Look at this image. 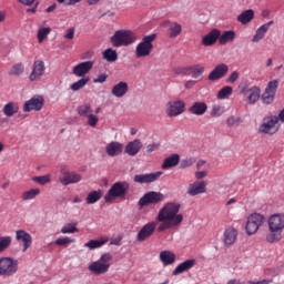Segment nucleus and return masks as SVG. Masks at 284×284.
<instances>
[{"label":"nucleus","mask_w":284,"mask_h":284,"mask_svg":"<svg viewBox=\"0 0 284 284\" xmlns=\"http://www.w3.org/2000/svg\"><path fill=\"white\" fill-rule=\"evenodd\" d=\"M236 21L241 23V26H247L248 23H252V21H254V10L247 9L243 11L236 17Z\"/></svg>","instance_id":"nucleus-31"},{"label":"nucleus","mask_w":284,"mask_h":284,"mask_svg":"<svg viewBox=\"0 0 284 284\" xmlns=\"http://www.w3.org/2000/svg\"><path fill=\"white\" fill-rule=\"evenodd\" d=\"M260 132H263V134H276V132H278V118L272 116L270 120L264 122L260 126Z\"/></svg>","instance_id":"nucleus-17"},{"label":"nucleus","mask_w":284,"mask_h":284,"mask_svg":"<svg viewBox=\"0 0 284 284\" xmlns=\"http://www.w3.org/2000/svg\"><path fill=\"white\" fill-rule=\"evenodd\" d=\"M77 112L80 116L88 118L90 114H92V105L90 103H84L78 106Z\"/></svg>","instance_id":"nucleus-43"},{"label":"nucleus","mask_w":284,"mask_h":284,"mask_svg":"<svg viewBox=\"0 0 284 284\" xmlns=\"http://www.w3.org/2000/svg\"><path fill=\"white\" fill-rule=\"evenodd\" d=\"M112 258L113 256L110 253L102 254L99 260L89 264V272H91V274H94L95 276L108 274V272H110V263Z\"/></svg>","instance_id":"nucleus-4"},{"label":"nucleus","mask_w":284,"mask_h":284,"mask_svg":"<svg viewBox=\"0 0 284 284\" xmlns=\"http://www.w3.org/2000/svg\"><path fill=\"white\" fill-rule=\"evenodd\" d=\"M189 71L193 79H199V77H202V74L205 72V67L203 64H195L189 67Z\"/></svg>","instance_id":"nucleus-39"},{"label":"nucleus","mask_w":284,"mask_h":284,"mask_svg":"<svg viewBox=\"0 0 284 284\" xmlns=\"http://www.w3.org/2000/svg\"><path fill=\"white\" fill-rule=\"evenodd\" d=\"M166 114L169 116H180L185 112V102L183 100H171L166 103Z\"/></svg>","instance_id":"nucleus-11"},{"label":"nucleus","mask_w":284,"mask_h":284,"mask_svg":"<svg viewBox=\"0 0 284 284\" xmlns=\"http://www.w3.org/2000/svg\"><path fill=\"white\" fill-rule=\"evenodd\" d=\"M54 243L61 247L74 243V240L71 237H58Z\"/></svg>","instance_id":"nucleus-51"},{"label":"nucleus","mask_w":284,"mask_h":284,"mask_svg":"<svg viewBox=\"0 0 284 284\" xmlns=\"http://www.w3.org/2000/svg\"><path fill=\"white\" fill-rule=\"evenodd\" d=\"M141 148H143V143L140 139H135L126 144L124 152L129 156H136L138 152H141Z\"/></svg>","instance_id":"nucleus-25"},{"label":"nucleus","mask_w":284,"mask_h":284,"mask_svg":"<svg viewBox=\"0 0 284 284\" xmlns=\"http://www.w3.org/2000/svg\"><path fill=\"white\" fill-rule=\"evenodd\" d=\"M88 83H90V77H84L78 80L77 82L72 83L70 85V90H72V92H79V90H83V88H85Z\"/></svg>","instance_id":"nucleus-38"},{"label":"nucleus","mask_w":284,"mask_h":284,"mask_svg":"<svg viewBox=\"0 0 284 284\" xmlns=\"http://www.w3.org/2000/svg\"><path fill=\"white\" fill-rule=\"evenodd\" d=\"M158 222H149L146 223L138 233L136 241L143 243V241H148L152 234H154V230H156Z\"/></svg>","instance_id":"nucleus-14"},{"label":"nucleus","mask_w":284,"mask_h":284,"mask_svg":"<svg viewBox=\"0 0 284 284\" xmlns=\"http://www.w3.org/2000/svg\"><path fill=\"white\" fill-rule=\"evenodd\" d=\"M105 153L108 156H119L123 153V144L121 142H111L105 146Z\"/></svg>","instance_id":"nucleus-27"},{"label":"nucleus","mask_w":284,"mask_h":284,"mask_svg":"<svg viewBox=\"0 0 284 284\" xmlns=\"http://www.w3.org/2000/svg\"><path fill=\"white\" fill-rule=\"evenodd\" d=\"M272 26H274V20H271L257 28L255 34L252 38V43H258V41H263V39H265V34H267V30H270V27Z\"/></svg>","instance_id":"nucleus-22"},{"label":"nucleus","mask_w":284,"mask_h":284,"mask_svg":"<svg viewBox=\"0 0 284 284\" xmlns=\"http://www.w3.org/2000/svg\"><path fill=\"white\" fill-rule=\"evenodd\" d=\"M246 100L250 105H254L261 99V88L254 85L245 93Z\"/></svg>","instance_id":"nucleus-29"},{"label":"nucleus","mask_w":284,"mask_h":284,"mask_svg":"<svg viewBox=\"0 0 284 284\" xmlns=\"http://www.w3.org/2000/svg\"><path fill=\"white\" fill-rule=\"evenodd\" d=\"M23 72H26V67L23 65V63L19 62L10 68L9 75L10 77H21V74H23Z\"/></svg>","instance_id":"nucleus-41"},{"label":"nucleus","mask_w":284,"mask_h":284,"mask_svg":"<svg viewBox=\"0 0 284 284\" xmlns=\"http://www.w3.org/2000/svg\"><path fill=\"white\" fill-rule=\"evenodd\" d=\"M224 110L222 109L221 105H214L211 110V115L212 116H223Z\"/></svg>","instance_id":"nucleus-53"},{"label":"nucleus","mask_w":284,"mask_h":284,"mask_svg":"<svg viewBox=\"0 0 284 284\" xmlns=\"http://www.w3.org/2000/svg\"><path fill=\"white\" fill-rule=\"evenodd\" d=\"M121 241H123V235H118V236L111 239L110 244L120 246Z\"/></svg>","instance_id":"nucleus-56"},{"label":"nucleus","mask_w":284,"mask_h":284,"mask_svg":"<svg viewBox=\"0 0 284 284\" xmlns=\"http://www.w3.org/2000/svg\"><path fill=\"white\" fill-rule=\"evenodd\" d=\"M196 85V80H189L184 83L185 90H192Z\"/></svg>","instance_id":"nucleus-62"},{"label":"nucleus","mask_w":284,"mask_h":284,"mask_svg":"<svg viewBox=\"0 0 284 284\" xmlns=\"http://www.w3.org/2000/svg\"><path fill=\"white\" fill-rule=\"evenodd\" d=\"M183 32V27L179 22H170L169 24V38L176 39Z\"/></svg>","instance_id":"nucleus-37"},{"label":"nucleus","mask_w":284,"mask_h":284,"mask_svg":"<svg viewBox=\"0 0 284 284\" xmlns=\"http://www.w3.org/2000/svg\"><path fill=\"white\" fill-rule=\"evenodd\" d=\"M139 40L136 33L130 30H118L111 37L110 42L113 48H123L128 45H132Z\"/></svg>","instance_id":"nucleus-3"},{"label":"nucleus","mask_w":284,"mask_h":284,"mask_svg":"<svg viewBox=\"0 0 284 284\" xmlns=\"http://www.w3.org/2000/svg\"><path fill=\"white\" fill-rule=\"evenodd\" d=\"M88 123L91 128H97V123H99V118L92 113H90L88 116Z\"/></svg>","instance_id":"nucleus-52"},{"label":"nucleus","mask_w":284,"mask_h":284,"mask_svg":"<svg viewBox=\"0 0 284 284\" xmlns=\"http://www.w3.org/2000/svg\"><path fill=\"white\" fill-rule=\"evenodd\" d=\"M239 90H240L241 94H247V90H250L247 82L241 83L239 85Z\"/></svg>","instance_id":"nucleus-60"},{"label":"nucleus","mask_w":284,"mask_h":284,"mask_svg":"<svg viewBox=\"0 0 284 284\" xmlns=\"http://www.w3.org/2000/svg\"><path fill=\"white\" fill-rule=\"evenodd\" d=\"M156 40V34H150L142 38V41L138 43L135 48V55L138 59H141L142 57H150L152 54V51L154 50V41Z\"/></svg>","instance_id":"nucleus-6"},{"label":"nucleus","mask_w":284,"mask_h":284,"mask_svg":"<svg viewBox=\"0 0 284 284\" xmlns=\"http://www.w3.org/2000/svg\"><path fill=\"white\" fill-rule=\"evenodd\" d=\"M10 245H12V237L1 236L0 237V254H1V252H6V250H8V247H10Z\"/></svg>","instance_id":"nucleus-46"},{"label":"nucleus","mask_w":284,"mask_h":284,"mask_svg":"<svg viewBox=\"0 0 284 284\" xmlns=\"http://www.w3.org/2000/svg\"><path fill=\"white\" fill-rule=\"evenodd\" d=\"M206 176H207V172H205V171L195 172V179H197V180L205 179Z\"/></svg>","instance_id":"nucleus-63"},{"label":"nucleus","mask_w":284,"mask_h":284,"mask_svg":"<svg viewBox=\"0 0 284 284\" xmlns=\"http://www.w3.org/2000/svg\"><path fill=\"white\" fill-rule=\"evenodd\" d=\"M103 197V190L91 191L85 199L87 205H94Z\"/></svg>","instance_id":"nucleus-36"},{"label":"nucleus","mask_w":284,"mask_h":284,"mask_svg":"<svg viewBox=\"0 0 284 284\" xmlns=\"http://www.w3.org/2000/svg\"><path fill=\"white\" fill-rule=\"evenodd\" d=\"M92 68H94V61L81 62L73 68L72 74H74V77L85 78L84 75L88 74Z\"/></svg>","instance_id":"nucleus-18"},{"label":"nucleus","mask_w":284,"mask_h":284,"mask_svg":"<svg viewBox=\"0 0 284 284\" xmlns=\"http://www.w3.org/2000/svg\"><path fill=\"white\" fill-rule=\"evenodd\" d=\"M227 72H230V67L225 63H220L210 72L207 79L209 81H219L223 79Z\"/></svg>","instance_id":"nucleus-16"},{"label":"nucleus","mask_w":284,"mask_h":284,"mask_svg":"<svg viewBox=\"0 0 284 284\" xmlns=\"http://www.w3.org/2000/svg\"><path fill=\"white\" fill-rule=\"evenodd\" d=\"M165 199V195L163 193L159 192H148L145 193L140 200L139 205L140 207H145V205H156V203H161Z\"/></svg>","instance_id":"nucleus-10"},{"label":"nucleus","mask_w":284,"mask_h":284,"mask_svg":"<svg viewBox=\"0 0 284 284\" xmlns=\"http://www.w3.org/2000/svg\"><path fill=\"white\" fill-rule=\"evenodd\" d=\"M265 224V216L261 213H252L247 217L246 222V234L248 236H252V234H256L258 232V229L263 227Z\"/></svg>","instance_id":"nucleus-8"},{"label":"nucleus","mask_w":284,"mask_h":284,"mask_svg":"<svg viewBox=\"0 0 284 284\" xmlns=\"http://www.w3.org/2000/svg\"><path fill=\"white\" fill-rule=\"evenodd\" d=\"M108 239L105 240H90L84 244V247H88V250H99V247H103L105 243H108Z\"/></svg>","instance_id":"nucleus-40"},{"label":"nucleus","mask_w":284,"mask_h":284,"mask_svg":"<svg viewBox=\"0 0 284 284\" xmlns=\"http://www.w3.org/2000/svg\"><path fill=\"white\" fill-rule=\"evenodd\" d=\"M62 176L59 179L60 183L62 185H72L74 183H80L81 181V174H79L77 171H69L68 166H61L60 170Z\"/></svg>","instance_id":"nucleus-9"},{"label":"nucleus","mask_w":284,"mask_h":284,"mask_svg":"<svg viewBox=\"0 0 284 284\" xmlns=\"http://www.w3.org/2000/svg\"><path fill=\"white\" fill-rule=\"evenodd\" d=\"M239 71H233L231 73V75L226 79V83H236V81L239 80Z\"/></svg>","instance_id":"nucleus-54"},{"label":"nucleus","mask_w":284,"mask_h":284,"mask_svg":"<svg viewBox=\"0 0 284 284\" xmlns=\"http://www.w3.org/2000/svg\"><path fill=\"white\" fill-rule=\"evenodd\" d=\"M43 74H45V62L43 60H36L32 72L29 74V81H40Z\"/></svg>","instance_id":"nucleus-15"},{"label":"nucleus","mask_w":284,"mask_h":284,"mask_svg":"<svg viewBox=\"0 0 284 284\" xmlns=\"http://www.w3.org/2000/svg\"><path fill=\"white\" fill-rule=\"evenodd\" d=\"M207 187V182L205 181H195L190 184L187 187V194L190 196H199V194H205Z\"/></svg>","instance_id":"nucleus-19"},{"label":"nucleus","mask_w":284,"mask_h":284,"mask_svg":"<svg viewBox=\"0 0 284 284\" xmlns=\"http://www.w3.org/2000/svg\"><path fill=\"white\" fill-rule=\"evenodd\" d=\"M159 143L152 142L146 146V154H152V152H156V150H159Z\"/></svg>","instance_id":"nucleus-55"},{"label":"nucleus","mask_w":284,"mask_h":284,"mask_svg":"<svg viewBox=\"0 0 284 284\" xmlns=\"http://www.w3.org/2000/svg\"><path fill=\"white\" fill-rule=\"evenodd\" d=\"M227 284H245V283L242 282L241 280L233 278V280H230V281L227 282Z\"/></svg>","instance_id":"nucleus-64"},{"label":"nucleus","mask_w":284,"mask_h":284,"mask_svg":"<svg viewBox=\"0 0 284 284\" xmlns=\"http://www.w3.org/2000/svg\"><path fill=\"white\" fill-rule=\"evenodd\" d=\"M174 72H175V74L186 77V74L190 72V68H178V69H175Z\"/></svg>","instance_id":"nucleus-58"},{"label":"nucleus","mask_w":284,"mask_h":284,"mask_svg":"<svg viewBox=\"0 0 284 284\" xmlns=\"http://www.w3.org/2000/svg\"><path fill=\"white\" fill-rule=\"evenodd\" d=\"M74 232H79L77 224L69 223L61 229V234H74Z\"/></svg>","instance_id":"nucleus-49"},{"label":"nucleus","mask_w":284,"mask_h":284,"mask_svg":"<svg viewBox=\"0 0 284 284\" xmlns=\"http://www.w3.org/2000/svg\"><path fill=\"white\" fill-rule=\"evenodd\" d=\"M44 99L41 95H37L28 100L23 105V112H39L43 108Z\"/></svg>","instance_id":"nucleus-13"},{"label":"nucleus","mask_w":284,"mask_h":284,"mask_svg":"<svg viewBox=\"0 0 284 284\" xmlns=\"http://www.w3.org/2000/svg\"><path fill=\"white\" fill-rule=\"evenodd\" d=\"M105 81H108V74L102 73L93 80V83H105Z\"/></svg>","instance_id":"nucleus-57"},{"label":"nucleus","mask_w":284,"mask_h":284,"mask_svg":"<svg viewBox=\"0 0 284 284\" xmlns=\"http://www.w3.org/2000/svg\"><path fill=\"white\" fill-rule=\"evenodd\" d=\"M32 181L33 183H39V185H47V183H50V174L34 176L32 178Z\"/></svg>","instance_id":"nucleus-50"},{"label":"nucleus","mask_w":284,"mask_h":284,"mask_svg":"<svg viewBox=\"0 0 284 284\" xmlns=\"http://www.w3.org/2000/svg\"><path fill=\"white\" fill-rule=\"evenodd\" d=\"M233 92H234V89L232 87H229V85L224 87L217 92V99H220L221 101L225 99H230Z\"/></svg>","instance_id":"nucleus-45"},{"label":"nucleus","mask_w":284,"mask_h":284,"mask_svg":"<svg viewBox=\"0 0 284 284\" xmlns=\"http://www.w3.org/2000/svg\"><path fill=\"white\" fill-rule=\"evenodd\" d=\"M163 174V172L155 173H146V174H136L133 178L134 183H154V181H159V178Z\"/></svg>","instance_id":"nucleus-20"},{"label":"nucleus","mask_w":284,"mask_h":284,"mask_svg":"<svg viewBox=\"0 0 284 284\" xmlns=\"http://www.w3.org/2000/svg\"><path fill=\"white\" fill-rule=\"evenodd\" d=\"M196 265V260H186L179 264L175 270L173 271V276H179V274H183V272H187L192 270Z\"/></svg>","instance_id":"nucleus-28"},{"label":"nucleus","mask_w":284,"mask_h":284,"mask_svg":"<svg viewBox=\"0 0 284 284\" xmlns=\"http://www.w3.org/2000/svg\"><path fill=\"white\" fill-rule=\"evenodd\" d=\"M129 190L128 182H115L104 195L105 203H112L114 199H125Z\"/></svg>","instance_id":"nucleus-5"},{"label":"nucleus","mask_w":284,"mask_h":284,"mask_svg":"<svg viewBox=\"0 0 284 284\" xmlns=\"http://www.w3.org/2000/svg\"><path fill=\"white\" fill-rule=\"evenodd\" d=\"M180 161L181 156L179 154H172L164 160L162 164V170H170V168H176Z\"/></svg>","instance_id":"nucleus-34"},{"label":"nucleus","mask_w":284,"mask_h":284,"mask_svg":"<svg viewBox=\"0 0 284 284\" xmlns=\"http://www.w3.org/2000/svg\"><path fill=\"white\" fill-rule=\"evenodd\" d=\"M181 211V204L169 202L158 213L156 221L161 223L158 227V232H165V230H172V227H179L183 223V214Z\"/></svg>","instance_id":"nucleus-1"},{"label":"nucleus","mask_w":284,"mask_h":284,"mask_svg":"<svg viewBox=\"0 0 284 284\" xmlns=\"http://www.w3.org/2000/svg\"><path fill=\"white\" fill-rule=\"evenodd\" d=\"M58 3H65L67 6H77L81 0H57Z\"/></svg>","instance_id":"nucleus-59"},{"label":"nucleus","mask_w":284,"mask_h":284,"mask_svg":"<svg viewBox=\"0 0 284 284\" xmlns=\"http://www.w3.org/2000/svg\"><path fill=\"white\" fill-rule=\"evenodd\" d=\"M190 114H195V116H203L207 112V104L205 102H194L189 108Z\"/></svg>","instance_id":"nucleus-30"},{"label":"nucleus","mask_w":284,"mask_h":284,"mask_svg":"<svg viewBox=\"0 0 284 284\" xmlns=\"http://www.w3.org/2000/svg\"><path fill=\"white\" fill-rule=\"evenodd\" d=\"M19 272V261L12 257L0 258V276H14Z\"/></svg>","instance_id":"nucleus-7"},{"label":"nucleus","mask_w":284,"mask_h":284,"mask_svg":"<svg viewBox=\"0 0 284 284\" xmlns=\"http://www.w3.org/2000/svg\"><path fill=\"white\" fill-rule=\"evenodd\" d=\"M219 37H221V30L213 29L209 32V34L202 38V45L210 48V45H214L216 41H219Z\"/></svg>","instance_id":"nucleus-24"},{"label":"nucleus","mask_w":284,"mask_h":284,"mask_svg":"<svg viewBox=\"0 0 284 284\" xmlns=\"http://www.w3.org/2000/svg\"><path fill=\"white\" fill-rule=\"evenodd\" d=\"M2 112L4 116H14V114H19V103L17 102H8L3 109Z\"/></svg>","instance_id":"nucleus-35"},{"label":"nucleus","mask_w":284,"mask_h":284,"mask_svg":"<svg viewBox=\"0 0 284 284\" xmlns=\"http://www.w3.org/2000/svg\"><path fill=\"white\" fill-rule=\"evenodd\" d=\"M129 90L130 87L128 85V82L121 81L118 84L113 85L111 94H113V97H116L118 99H121L125 97V94H128Z\"/></svg>","instance_id":"nucleus-26"},{"label":"nucleus","mask_w":284,"mask_h":284,"mask_svg":"<svg viewBox=\"0 0 284 284\" xmlns=\"http://www.w3.org/2000/svg\"><path fill=\"white\" fill-rule=\"evenodd\" d=\"M103 59H105V61H109V63H114V61L119 59V54L116 53V51H114V49L109 48L103 51Z\"/></svg>","instance_id":"nucleus-44"},{"label":"nucleus","mask_w":284,"mask_h":284,"mask_svg":"<svg viewBox=\"0 0 284 284\" xmlns=\"http://www.w3.org/2000/svg\"><path fill=\"white\" fill-rule=\"evenodd\" d=\"M64 39H69V40L74 39V28H70L67 30V33L64 34Z\"/></svg>","instance_id":"nucleus-61"},{"label":"nucleus","mask_w":284,"mask_h":284,"mask_svg":"<svg viewBox=\"0 0 284 284\" xmlns=\"http://www.w3.org/2000/svg\"><path fill=\"white\" fill-rule=\"evenodd\" d=\"M160 261L163 265H173L176 261V255L171 251H162L160 252Z\"/></svg>","instance_id":"nucleus-32"},{"label":"nucleus","mask_w":284,"mask_h":284,"mask_svg":"<svg viewBox=\"0 0 284 284\" xmlns=\"http://www.w3.org/2000/svg\"><path fill=\"white\" fill-rule=\"evenodd\" d=\"M270 234L266 235L267 243H278L283 239L284 214H273L268 219Z\"/></svg>","instance_id":"nucleus-2"},{"label":"nucleus","mask_w":284,"mask_h":284,"mask_svg":"<svg viewBox=\"0 0 284 284\" xmlns=\"http://www.w3.org/2000/svg\"><path fill=\"white\" fill-rule=\"evenodd\" d=\"M236 239H239V231L234 227H229L223 233V241L226 247H231L236 243Z\"/></svg>","instance_id":"nucleus-23"},{"label":"nucleus","mask_w":284,"mask_h":284,"mask_svg":"<svg viewBox=\"0 0 284 284\" xmlns=\"http://www.w3.org/2000/svg\"><path fill=\"white\" fill-rule=\"evenodd\" d=\"M236 39V32L234 30L224 31L222 34L220 33L219 43L220 45H225L226 43H231Z\"/></svg>","instance_id":"nucleus-33"},{"label":"nucleus","mask_w":284,"mask_h":284,"mask_svg":"<svg viewBox=\"0 0 284 284\" xmlns=\"http://www.w3.org/2000/svg\"><path fill=\"white\" fill-rule=\"evenodd\" d=\"M50 32H52V29H50L49 27L39 29L38 31L39 43H43V40L48 38V34H50Z\"/></svg>","instance_id":"nucleus-48"},{"label":"nucleus","mask_w":284,"mask_h":284,"mask_svg":"<svg viewBox=\"0 0 284 284\" xmlns=\"http://www.w3.org/2000/svg\"><path fill=\"white\" fill-rule=\"evenodd\" d=\"M39 194H41L40 189H31L29 191L23 192L21 199L22 201H32L33 199H37Z\"/></svg>","instance_id":"nucleus-42"},{"label":"nucleus","mask_w":284,"mask_h":284,"mask_svg":"<svg viewBox=\"0 0 284 284\" xmlns=\"http://www.w3.org/2000/svg\"><path fill=\"white\" fill-rule=\"evenodd\" d=\"M278 90V80H272L268 82L264 93L262 94V101L266 105L274 103V97H276V91Z\"/></svg>","instance_id":"nucleus-12"},{"label":"nucleus","mask_w":284,"mask_h":284,"mask_svg":"<svg viewBox=\"0 0 284 284\" xmlns=\"http://www.w3.org/2000/svg\"><path fill=\"white\" fill-rule=\"evenodd\" d=\"M16 241L23 243L22 252H28L29 247L32 246V235L24 230H18L16 232Z\"/></svg>","instance_id":"nucleus-21"},{"label":"nucleus","mask_w":284,"mask_h":284,"mask_svg":"<svg viewBox=\"0 0 284 284\" xmlns=\"http://www.w3.org/2000/svg\"><path fill=\"white\" fill-rule=\"evenodd\" d=\"M240 123H243V120L236 115H232V116L227 118V120H226V125L229 128H239Z\"/></svg>","instance_id":"nucleus-47"}]
</instances>
